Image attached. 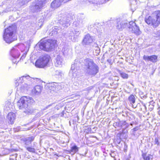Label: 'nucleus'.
Listing matches in <instances>:
<instances>
[{"mask_svg":"<svg viewBox=\"0 0 160 160\" xmlns=\"http://www.w3.org/2000/svg\"><path fill=\"white\" fill-rule=\"evenodd\" d=\"M14 131L15 132L16 131H18L19 130H18L17 129V128H15L14 129Z\"/></svg>","mask_w":160,"mask_h":160,"instance_id":"nucleus-42","label":"nucleus"},{"mask_svg":"<svg viewBox=\"0 0 160 160\" xmlns=\"http://www.w3.org/2000/svg\"><path fill=\"white\" fill-rule=\"evenodd\" d=\"M59 23L63 27L67 28L70 25V22L69 18L64 17L60 20Z\"/></svg>","mask_w":160,"mask_h":160,"instance_id":"nucleus-18","label":"nucleus"},{"mask_svg":"<svg viewBox=\"0 0 160 160\" xmlns=\"http://www.w3.org/2000/svg\"><path fill=\"white\" fill-rule=\"evenodd\" d=\"M16 115L14 113L12 112H10L8 113V119L10 121V123L12 124L15 119Z\"/></svg>","mask_w":160,"mask_h":160,"instance_id":"nucleus-20","label":"nucleus"},{"mask_svg":"<svg viewBox=\"0 0 160 160\" xmlns=\"http://www.w3.org/2000/svg\"><path fill=\"white\" fill-rule=\"evenodd\" d=\"M56 43V41L55 40H41L38 44L40 49L44 51L49 52L54 48Z\"/></svg>","mask_w":160,"mask_h":160,"instance_id":"nucleus-5","label":"nucleus"},{"mask_svg":"<svg viewBox=\"0 0 160 160\" xmlns=\"http://www.w3.org/2000/svg\"><path fill=\"white\" fill-rule=\"evenodd\" d=\"M143 59L146 61H150L153 63L156 62L158 60V56L155 55L150 56L144 55Z\"/></svg>","mask_w":160,"mask_h":160,"instance_id":"nucleus-16","label":"nucleus"},{"mask_svg":"<svg viewBox=\"0 0 160 160\" xmlns=\"http://www.w3.org/2000/svg\"><path fill=\"white\" fill-rule=\"evenodd\" d=\"M74 25H75L76 27H78L79 25V24H77V21H75L73 22Z\"/></svg>","mask_w":160,"mask_h":160,"instance_id":"nucleus-40","label":"nucleus"},{"mask_svg":"<svg viewBox=\"0 0 160 160\" xmlns=\"http://www.w3.org/2000/svg\"><path fill=\"white\" fill-rule=\"evenodd\" d=\"M34 137L31 136L22 138L21 140L24 143L25 146H28L34 140Z\"/></svg>","mask_w":160,"mask_h":160,"instance_id":"nucleus-17","label":"nucleus"},{"mask_svg":"<svg viewBox=\"0 0 160 160\" xmlns=\"http://www.w3.org/2000/svg\"><path fill=\"white\" fill-rule=\"evenodd\" d=\"M80 32L79 31L77 30H74V34L76 36H78L79 35H80Z\"/></svg>","mask_w":160,"mask_h":160,"instance_id":"nucleus-35","label":"nucleus"},{"mask_svg":"<svg viewBox=\"0 0 160 160\" xmlns=\"http://www.w3.org/2000/svg\"><path fill=\"white\" fill-rule=\"evenodd\" d=\"M113 125L115 128H117V127L119 129H122V132L125 133L128 132L127 130H125V129L129 127V124L125 121H122L114 123Z\"/></svg>","mask_w":160,"mask_h":160,"instance_id":"nucleus-8","label":"nucleus"},{"mask_svg":"<svg viewBox=\"0 0 160 160\" xmlns=\"http://www.w3.org/2000/svg\"><path fill=\"white\" fill-rule=\"evenodd\" d=\"M55 75L58 77H61L63 75V73L62 72L59 70H56L55 71Z\"/></svg>","mask_w":160,"mask_h":160,"instance_id":"nucleus-27","label":"nucleus"},{"mask_svg":"<svg viewBox=\"0 0 160 160\" xmlns=\"http://www.w3.org/2000/svg\"><path fill=\"white\" fill-rule=\"evenodd\" d=\"M27 54L26 52H25V53H24L23 55L22 56L20 60H23L26 57Z\"/></svg>","mask_w":160,"mask_h":160,"instance_id":"nucleus-36","label":"nucleus"},{"mask_svg":"<svg viewBox=\"0 0 160 160\" xmlns=\"http://www.w3.org/2000/svg\"><path fill=\"white\" fill-rule=\"evenodd\" d=\"M128 100L131 104H132L135 102V97L134 95H131L128 98ZM132 105V107L134 108H135L136 107H134L133 105Z\"/></svg>","mask_w":160,"mask_h":160,"instance_id":"nucleus-23","label":"nucleus"},{"mask_svg":"<svg viewBox=\"0 0 160 160\" xmlns=\"http://www.w3.org/2000/svg\"><path fill=\"white\" fill-rule=\"evenodd\" d=\"M50 58V57L48 55L41 56L36 61L35 66L38 68H44L48 64Z\"/></svg>","mask_w":160,"mask_h":160,"instance_id":"nucleus-6","label":"nucleus"},{"mask_svg":"<svg viewBox=\"0 0 160 160\" xmlns=\"http://www.w3.org/2000/svg\"><path fill=\"white\" fill-rule=\"evenodd\" d=\"M16 30V27L14 25L10 26L5 30L3 38L7 43H10L17 39Z\"/></svg>","mask_w":160,"mask_h":160,"instance_id":"nucleus-2","label":"nucleus"},{"mask_svg":"<svg viewBox=\"0 0 160 160\" xmlns=\"http://www.w3.org/2000/svg\"><path fill=\"white\" fill-rule=\"evenodd\" d=\"M29 0H18V3L20 5L22 6L29 1Z\"/></svg>","mask_w":160,"mask_h":160,"instance_id":"nucleus-26","label":"nucleus"},{"mask_svg":"<svg viewBox=\"0 0 160 160\" xmlns=\"http://www.w3.org/2000/svg\"><path fill=\"white\" fill-rule=\"evenodd\" d=\"M34 102L33 99L27 96L22 97L17 102V105L20 109H22L27 114H31L33 112L34 110L30 105Z\"/></svg>","mask_w":160,"mask_h":160,"instance_id":"nucleus-1","label":"nucleus"},{"mask_svg":"<svg viewBox=\"0 0 160 160\" xmlns=\"http://www.w3.org/2000/svg\"><path fill=\"white\" fill-rule=\"evenodd\" d=\"M46 3V0H38L35 2L33 7V12L40 11Z\"/></svg>","mask_w":160,"mask_h":160,"instance_id":"nucleus-11","label":"nucleus"},{"mask_svg":"<svg viewBox=\"0 0 160 160\" xmlns=\"http://www.w3.org/2000/svg\"><path fill=\"white\" fill-rule=\"evenodd\" d=\"M157 33H160V30L159 31H158V32H157Z\"/></svg>","mask_w":160,"mask_h":160,"instance_id":"nucleus-43","label":"nucleus"},{"mask_svg":"<svg viewBox=\"0 0 160 160\" xmlns=\"http://www.w3.org/2000/svg\"><path fill=\"white\" fill-rule=\"evenodd\" d=\"M84 64L86 73L90 75H95L99 72V68L90 59L87 58L84 60Z\"/></svg>","mask_w":160,"mask_h":160,"instance_id":"nucleus-3","label":"nucleus"},{"mask_svg":"<svg viewBox=\"0 0 160 160\" xmlns=\"http://www.w3.org/2000/svg\"><path fill=\"white\" fill-rule=\"evenodd\" d=\"M93 40L92 37L88 34L85 35L82 41V44L85 46L89 45L93 41Z\"/></svg>","mask_w":160,"mask_h":160,"instance_id":"nucleus-15","label":"nucleus"},{"mask_svg":"<svg viewBox=\"0 0 160 160\" xmlns=\"http://www.w3.org/2000/svg\"><path fill=\"white\" fill-rule=\"evenodd\" d=\"M76 64L75 63L72 65L70 72H73V71L75 70V67H76Z\"/></svg>","mask_w":160,"mask_h":160,"instance_id":"nucleus-33","label":"nucleus"},{"mask_svg":"<svg viewBox=\"0 0 160 160\" xmlns=\"http://www.w3.org/2000/svg\"><path fill=\"white\" fill-rule=\"evenodd\" d=\"M13 59H12V62L14 63H16L17 62H18L19 60H18V58H12Z\"/></svg>","mask_w":160,"mask_h":160,"instance_id":"nucleus-34","label":"nucleus"},{"mask_svg":"<svg viewBox=\"0 0 160 160\" xmlns=\"http://www.w3.org/2000/svg\"><path fill=\"white\" fill-rule=\"evenodd\" d=\"M70 150L71 152L75 153L78 151V148L76 145H74L71 148Z\"/></svg>","mask_w":160,"mask_h":160,"instance_id":"nucleus-24","label":"nucleus"},{"mask_svg":"<svg viewBox=\"0 0 160 160\" xmlns=\"http://www.w3.org/2000/svg\"><path fill=\"white\" fill-rule=\"evenodd\" d=\"M120 74L123 78H128V75L127 74L123 72H121L120 73Z\"/></svg>","mask_w":160,"mask_h":160,"instance_id":"nucleus-29","label":"nucleus"},{"mask_svg":"<svg viewBox=\"0 0 160 160\" xmlns=\"http://www.w3.org/2000/svg\"><path fill=\"white\" fill-rule=\"evenodd\" d=\"M155 144H157L158 146L159 145V143L158 142V138H156L155 139Z\"/></svg>","mask_w":160,"mask_h":160,"instance_id":"nucleus-39","label":"nucleus"},{"mask_svg":"<svg viewBox=\"0 0 160 160\" xmlns=\"http://www.w3.org/2000/svg\"><path fill=\"white\" fill-rule=\"evenodd\" d=\"M34 80V78H31L29 76H23L17 79L19 81L17 89H20L22 92L27 90L30 87V82L29 81H32Z\"/></svg>","mask_w":160,"mask_h":160,"instance_id":"nucleus-4","label":"nucleus"},{"mask_svg":"<svg viewBox=\"0 0 160 160\" xmlns=\"http://www.w3.org/2000/svg\"><path fill=\"white\" fill-rule=\"evenodd\" d=\"M49 91L52 93L56 92L57 91L62 89V87L60 83L54 82L48 85Z\"/></svg>","mask_w":160,"mask_h":160,"instance_id":"nucleus-12","label":"nucleus"},{"mask_svg":"<svg viewBox=\"0 0 160 160\" xmlns=\"http://www.w3.org/2000/svg\"><path fill=\"white\" fill-rule=\"evenodd\" d=\"M63 63V59L60 54L57 55L54 60L55 66L57 67H61Z\"/></svg>","mask_w":160,"mask_h":160,"instance_id":"nucleus-14","label":"nucleus"},{"mask_svg":"<svg viewBox=\"0 0 160 160\" xmlns=\"http://www.w3.org/2000/svg\"><path fill=\"white\" fill-rule=\"evenodd\" d=\"M25 148L29 152L33 153L35 152V149L34 148L28 147L27 146H25Z\"/></svg>","mask_w":160,"mask_h":160,"instance_id":"nucleus-25","label":"nucleus"},{"mask_svg":"<svg viewBox=\"0 0 160 160\" xmlns=\"http://www.w3.org/2000/svg\"><path fill=\"white\" fill-rule=\"evenodd\" d=\"M128 23L127 22L122 20L120 19H117L116 27L117 29L122 31L124 28L128 26Z\"/></svg>","mask_w":160,"mask_h":160,"instance_id":"nucleus-13","label":"nucleus"},{"mask_svg":"<svg viewBox=\"0 0 160 160\" xmlns=\"http://www.w3.org/2000/svg\"><path fill=\"white\" fill-rule=\"evenodd\" d=\"M61 3L60 0H54L51 3V7L52 8H57L60 6Z\"/></svg>","mask_w":160,"mask_h":160,"instance_id":"nucleus-21","label":"nucleus"},{"mask_svg":"<svg viewBox=\"0 0 160 160\" xmlns=\"http://www.w3.org/2000/svg\"><path fill=\"white\" fill-rule=\"evenodd\" d=\"M42 89V87L40 85L36 86L32 89V92L36 95L40 94Z\"/></svg>","mask_w":160,"mask_h":160,"instance_id":"nucleus-19","label":"nucleus"},{"mask_svg":"<svg viewBox=\"0 0 160 160\" xmlns=\"http://www.w3.org/2000/svg\"><path fill=\"white\" fill-rule=\"evenodd\" d=\"M108 62L109 63H111V60L110 59H108L107 60Z\"/></svg>","mask_w":160,"mask_h":160,"instance_id":"nucleus-41","label":"nucleus"},{"mask_svg":"<svg viewBox=\"0 0 160 160\" xmlns=\"http://www.w3.org/2000/svg\"><path fill=\"white\" fill-rule=\"evenodd\" d=\"M153 156L151 155H148L146 157H143L144 160H153Z\"/></svg>","mask_w":160,"mask_h":160,"instance_id":"nucleus-28","label":"nucleus"},{"mask_svg":"<svg viewBox=\"0 0 160 160\" xmlns=\"http://www.w3.org/2000/svg\"><path fill=\"white\" fill-rule=\"evenodd\" d=\"M138 129L139 128L138 127H137L134 128L132 129L131 131L132 133L134 135L135 131H137Z\"/></svg>","mask_w":160,"mask_h":160,"instance_id":"nucleus-31","label":"nucleus"},{"mask_svg":"<svg viewBox=\"0 0 160 160\" xmlns=\"http://www.w3.org/2000/svg\"><path fill=\"white\" fill-rule=\"evenodd\" d=\"M23 47V44H20L18 46H15L11 50L10 54L12 58H19L20 53L18 49H20L21 47Z\"/></svg>","mask_w":160,"mask_h":160,"instance_id":"nucleus-10","label":"nucleus"},{"mask_svg":"<svg viewBox=\"0 0 160 160\" xmlns=\"http://www.w3.org/2000/svg\"><path fill=\"white\" fill-rule=\"evenodd\" d=\"M56 28H55L54 29H53L51 32L49 34L51 36H54L55 35L57 34L58 33V32L57 31H56Z\"/></svg>","mask_w":160,"mask_h":160,"instance_id":"nucleus-30","label":"nucleus"},{"mask_svg":"<svg viewBox=\"0 0 160 160\" xmlns=\"http://www.w3.org/2000/svg\"><path fill=\"white\" fill-rule=\"evenodd\" d=\"M153 13L159 25L160 24V11H156Z\"/></svg>","mask_w":160,"mask_h":160,"instance_id":"nucleus-22","label":"nucleus"},{"mask_svg":"<svg viewBox=\"0 0 160 160\" xmlns=\"http://www.w3.org/2000/svg\"><path fill=\"white\" fill-rule=\"evenodd\" d=\"M54 106V107H55V105H54V103H52V104H50L48 105L47 107H46L45 108H44V109L45 110V109H48V108H49L51 106Z\"/></svg>","mask_w":160,"mask_h":160,"instance_id":"nucleus-38","label":"nucleus"},{"mask_svg":"<svg viewBox=\"0 0 160 160\" xmlns=\"http://www.w3.org/2000/svg\"><path fill=\"white\" fill-rule=\"evenodd\" d=\"M145 21L147 24L153 28H156L159 25L153 13L151 16L146 17L145 18Z\"/></svg>","mask_w":160,"mask_h":160,"instance_id":"nucleus-7","label":"nucleus"},{"mask_svg":"<svg viewBox=\"0 0 160 160\" xmlns=\"http://www.w3.org/2000/svg\"><path fill=\"white\" fill-rule=\"evenodd\" d=\"M110 155L111 157L113 158L114 159V160H119V159H117L116 158V156H117L115 155V153L114 152H112L110 154Z\"/></svg>","mask_w":160,"mask_h":160,"instance_id":"nucleus-32","label":"nucleus"},{"mask_svg":"<svg viewBox=\"0 0 160 160\" xmlns=\"http://www.w3.org/2000/svg\"><path fill=\"white\" fill-rule=\"evenodd\" d=\"M69 49H66L65 50V48L63 50V54H67V53L69 51Z\"/></svg>","mask_w":160,"mask_h":160,"instance_id":"nucleus-37","label":"nucleus"},{"mask_svg":"<svg viewBox=\"0 0 160 160\" xmlns=\"http://www.w3.org/2000/svg\"><path fill=\"white\" fill-rule=\"evenodd\" d=\"M128 31L132 33L139 35L141 33L139 27L137 26L135 23L132 21L130 22L128 24Z\"/></svg>","mask_w":160,"mask_h":160,"instance_id":"nucleus-9","label":"nucleus"},{"mask_svg":"<svg viewBox=\"0 0 160 160\" xmlns=\"http://www.w3.org/2000/svg\"><path fill=\"white\" fill-rule=\"evenodd\" d=\"M130 125H131V126H132V123H131L130 124Z\"/></svg>","mask_w":160,"mask_h":160,"instance_id":"nucleus-44","label":"nucleus"}]
</instances>
